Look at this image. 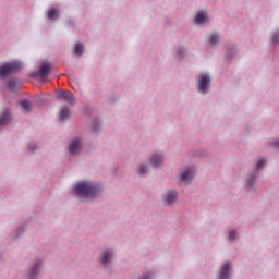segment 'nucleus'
<instances>
[{
  "label": "nucleus",
  "mask_w": 279,
  "mask_h": 279,
  "mask_svg": "<svg viewBox=\"0 0 279 279\" xmlns=\"http://www.w3.org/2000/svg\"><path fill=\"white\" fill-rule=\"evenodd\" d=\"M73 192L76 194V197H80L81 199L95 201L104 195V185L93 181H82L76 183Z\"/></svg>",
  "instance_id": "obj_1"
},
{
  "label": "nucleus",
  "mask_w": 279,
  "mask_h": 279,
  "mask_svg": "<svg viewBox=\"0 0 279 279\" xmlns=\"http://www.w3.org/2000/svg\"><path fill=\"white\" fill-rule=\"evenodd\" d=\"M43 269H45V260H43L41 258L33 259L26 267L24 278L38 279L40 278V274H43Z\"/></svg>",
  "instance_id": "obj_2"
},
{
  "label": "nucleus",
  "mask_w": 279,
  "mask_h": 279,
  "mask_svg": "<svg viewBox=\"0 0 279 279\" xmlns=\"http://www.w3.org/2000/svg\"><path fill=\"white\" fill-rule=\"evenodd\" d=\"M21 73V63L4 62L0 65V80H5L10 75H16Z\"/></svg>",
  "instance_id": "obj_3"
},
{
  "label": "nucleus",
  "mask_w": 279,
  "mask_h": 279,
  "mask_svg": "<svg viewBox=\"0 0 279 279\" xmlns=\"http://www.w3.org/2000/svg\"><path fill=\"white\" fill-rule=\"evenodd\" d=\"M198 93L202 95H207L210 92V84L213 83V78L208 72H202L198 77Z\"/></svg>",
  "instance_id": "obj_4"
},
{
  "label": "nucleus",
  "mask_w": 279,
  "mask_h": 279,
  "mask_svg": "<svg viewBox=\"0 0 279 279\" xmlns=\"http://www.w3.org/2000/svg\"><path fill=\"white\" fill-rule=\"evenodd\" d=\"M51 74V63L43 62L37 72H31V77L36 80L40 78V82H47V77Z\"/></svg>",
  "instance_id": "obj_5"
},
{
  "label": "nucleus",
  "mask_w": 279,
  "mask_h": 279,
  "mask_svg": "<svg viewBox=\"0 0 279 279\" xmlns=\"http://www.w3.org/2000/svg\"><path fill=\"white\" fill-rule=\"evenodd\" d=\"M116 256L113 250L104 251L98 257V263L102 265L104 269H109V267H112Z\"/></svg>",
  "instance_id": "obj_6"
},
{
  "label": "nucleus",
  "mask_w": 279,
  "mask_h": 279,
  "mask_svg": "<svg viewBox=\"0 0 279 279\" xmlns=\"http://www.w3.org/2000/svg\"><path fill=\"white\" fill-rule=\"evenodd\" d=\"M179 182H184L185 184H191L193 179L195 178V167H186L184 169L179 170Z\"/></svg>",
  "instance_id": "obj_7"
},
{
  "label": "nucleus",
  "mask_w": 279,
  "mask_h": 279,
  "mask_svg": "<svg viewBox=\"0 0 279 279\" xmlns=\"http://www.w3.org/2000/svg\"><path fill=\"white\" fill-rule=\"evenodd\" d=\"M236 56H239V46L236 44H228L225 52V64L230 66Z\"/></svg>",
  "instance_id": "obj_8"
},
{
  "label": "nucleus",
  "mask_w": 279,
  "mask_h": 279,
  "mask_svg": "<svg viewBox=\"0 0 279 279\" xmlns=\"http://www.w3.org/2000/svg\"><path fill=\"white\" fill-rule=\"evenodd\" d=\"M14 120V116L12 114V109L5 107L0 111V132L8 128L10 123Z\"/></svg>",
  "instance_id": "obj_9"
},
{
  "label": "nucleus",
  "mask_w": 279,
  "mask_h": 279,
  "mask_svg": "<svg viewBox=\"0 0 279 279\" xmlns=\"http://www.w3.org/2000/svg\"><path fill=\"white\" fill-rule=\"evenodd\" d=\"M57 99H64V101H66L70 106H75V104H77L75 95L64 89L57 90Z\"/></svg>",
  "instance_id": "obj_10"
},
{
  "label": "nucleus",
  "mask_w": 279,
  "mask_h": 279,
  "mask_svg": "<svg viewBox=\"0 0 279 279\" xmlns=\"http://www.w3.org/2000/svg\"><path fill=\"white\" fill-rule=\"evenodd\" d=\"M178 190H168L163 195L165 206H174L178 204Z\"/></svg>",
  "instance_id": "obj_11"
},
{
  "label": "nucleus",
  "mask_w": 279,
  "mask_h": 279,
  "mask_svg": "<svg viewBox=\"0 0 279 279\" xmlns=\"http://www.w3.org/2000/svg\"><path fill=\"white\" fill-rule=\"evenodd\" d=\"M259 174L256 172H253L252 170L246 174V180H245V186L246 191H256V179L258 178Z\"/></svg>",
  "instance_id": "obj_12"
},
{
  "label": "nucleus",
  "mask_w": 279,
  "mask_h": 279,
  "mask_svg": "<svg viewBox=\"0 0 279 279\" xmlns=\"http://www.w3.org/2000/svg\"><path fill=\"white\" fill-rule=\"evenodd\" d=\"M232 263L231 262H226L223 266L220 268L219 272V279H230L232 278Z\"/></svg>",
  "instance_id": "obj_13"
},
{
  "label": "nucleus",
  "mask_w": 279,
  "mask_h": 279,
  "mask_svg": "<svg viewBox=\"0 0 279 279\" xmlns=\"http://www.w3.org/2000/svg\"><path fill=\"white\" fill-rule=\"evenodd\" d=\"M80 151H82V140L77 137L70 143L69 153L71 156H75V154H80Z\"/></svg>",
  "instance_id": "obj_14"
},
{
  "label": "nucleus",
  "mask_w": 279,
  "mask_h": 279,
  "mask_svg": "<svg viewBox=\"0 0 279 279\" xmlns=\"http://www.w3.org/2000/svg\"><path fill=\"white\" fill-rule=\"evenodd\" d=\"M266 168H267V159L265 157H259L255 162V168L251 171H253V173H257V175H260V171H264V169Z\"/></svg>",
  "instance_id": "obj_15"
},
{
  "label": "nucleus",
  "mask_w": 279,
  "mask_h": 279,
  "mask_svg": "<svg viewBox=\"0 0 279 279\" xmlns=\"http://www.w3.org/2000/svg\"><path fill=\"white\" fill-rule=\"evenodd\" d=\"M162 162H165V157H162V154L151 155L150 165L155 167V169H160V167H162Z\"/></svg>",
  "instance_id": "obj_16"
},
{
  "label": "nucleus",
  "mask_w": 279,
  "mask_h": 279,
  "mask_svg": "<svg viewBox=\"0 0 279 279\" xmlns=\"http://www.w3.org/2000/svg\"><path fill=\"white\" fill-rule=\"evenodd\" d=\"M208 17V14L206 12H198L194 19L196 25H204L206 23V19Z\"/></svg>",
  "instance_id": "obj_17"
},
{
  "label": "nucleus",
  "mask_w": 279,
  "mask_h": 279,
  "mask_svg": "<svg viewBox=\"0 0 279 279\" xmlns=\"http://www.w3.org/2000/svg\"><path fill=\"white\" fill-rule=\"evenodd\" d=\"M7 87L11 93L19 90V81L16 78H10L7 83Z\"/></svg>",
  "instance_id": "obj_18"
},
{
  "label": "nucleus",
  "mask_w": 279,
  "mask_h": 279,
  "mask_svg": "<svg viewBox=\"0 0 279 279\" xmlns=\"http://www.w3.org/2000/svg\"><path fill=\"white\" fill-rule=\"evenodd\" d=\"M50 21H58L60 19V9L52 8L48 11L47 14Z\"/></svg>",
  "instance_id": "obj_19"
},
{
  "label": "nucleus",
  "mask_w": 279,
  "mask_h": 279,
  "mask_svg": "<svg viewBox=\"0 0 279 279\" xmlns=\"http://www.w3.org/2000/svg\"><path fill=\"white\" fill-rule=\"evenodd\" d=\"M137 173L142 178H147L149 173V165L141 163L140 167L137 168Z\"/></svg>",
  "instance_id": "obj_20"
},
{
  "label": "nucleus",
  "mask_w": 279,
  "mask_h": 279,
  "mask_svg": "<svg viewBox=\"0 0 279 279\" xmlns=\"http://www.w3.org/2000/svg\"><path fill=\"white\" fill-rule=\"evenodd\" d=\"M36 104L38 106H47V104H51V96L48 95V96H38L36 98Z\"/></svg>",
  "instance_id": "obj_21"
},
{
  "label": "nucleus",
  "mask_w": 279,
  "mask_h": 279,
  "mask_svg": "<svg viewBox=\"0 0 279 279\" xmlns=\"http://www.w3.org/2000/svg\"><path fill=\"white\" fill-rule=\"evenodd\" d=\"M71 117V110L64 106L60 111V121H68V119Z\"/></svg>",
  "instance_id": "obj_22"
},
{
  "label": "nucleus",
  "mask_w": 279,
  "mask_h": 279,
  "mask_svg": "<svg viewBox=\"0 0 279 279\" xmlns=\"http://www.w3.org/2000/svg\"><path fill=\"white\" fill-rule=\"evenodd\" d=\"M92 130L95 132V134H99V132H101V120L99 118L96 117L93 120Z\"/></svg>",
  "instance_id": "obj_23"
},
{
  "label": "nucleus",
  "mask_w": 279,
  "mask_h": 279,
  "mask_svg": "<svg viewBox=\"0 0 279 279\" xmlns=\"http://www.w3.org/2000/svg\"><path fill=\"white\" fill-rule=\"evenodd\" d=\"M74 54L78 56V58H82L84 56V44H82L81 41L75 44Z\"/></svg>",
  "instance_id": "obj_24"
},
{
  "label": "nucleus",
  "mask_w": 279,
  "mask_h": 279,
  "mask_svg": "<svg viewBox=\"0 0 279 279\" xmlns=\"http://www.w3.org/2000/svg\"><path fill=\"white\" fill-rule=\"evenodd\" d=\"M23 234H25V226H20V227L15 230V236L12 238V241H14V239H21V236H23Z\"/></svg>",
  "instance_id": "obj_25"
},
{
  "label": "nucleus",
  "mask_w": 279,
  "mask_h": 279,
  "mask_svg": "<svg viewBox=\"0 0 279 279\" xmlns=\"http://www.w3.org/2000/svg\"><path fill=\"white\" fill-rule=\"evenodd\" d=\"M20 106L25 110V112H29L32 110L29 100L27 99L21 100Z\"/></svg>",
  "instance_id": "obj_26"
},
{
  "label": "nucleus",
  "mask_w": 279,
  "mask_h": 279,
  "mask_svg": "<svg viewBox=\"0 0 279 279\" xmlns=\"http://www.w3.org/2000/svg\"><path fill=\"white\" fill-rule=\"evenodd\" d=\"M271 43L274 47L279 44V29L275 31L271 35Z\"/></svg>",
  "instance_id": "obj_27"
},
{
  "label": "nucleus",
  "mask_w": 279,
  "mask_h": 279,
  "mask_svg": "<svg viewBox=\"0 0 279 279\" xmlns=\"http://www.w3.org/2000/svg\"><path fill=\"white\" fill-rule=\"evenodd\" d=\"M186 53V49L182 46H180L177 50V56L179 58V60H184V56Z\"/></svg>",
  "instance_id": "obj_28"
},
{
  "label": "nucleus",
  "mask_w": 279,
  "mask_h": 279,
  "mask_svg": "<svg viewBox=\"0 0 279 279\" xmlns=\"http://www.w3.org/2000/svg\"><path fill=\"white\" fill-rule=\"evenodd\" d=\"M210 45H218L219 44V35L213 34L209 37Z\"/></svg>",
  "instance_id": "obj_29"
},
{
  "label": "nucleus",
  "mask_w": 279,
  "mask_h": 279,
  "mask_svg": "<svg viewBox=\"0 0 279 279\" xmlns=\"http://www.w3.org/2000/svg\"><path fill=\"white\" fill-rule=\"evenodd\" d=\"M36 149H38V146H36L34 143H29V144H28V150H29L32 154H36Z\"/></svg>",
  "instance_id": "obj_30"
},
{
  "label": "nucleus",
  "mask_w": 279,
  "mask_h": 279,
  "mask_svg": "<svg viewBox=\"0 0 279 279\" xmlns=\"http://www.w3.org/2000/svg\"><path fill=\"white\" fill-rule=\"evenodd\" d=\"M270 147H275V149H279V140H272L269 142Z\"/></svg>",
  "instance_id": "obj_31"
},
{
  "label": "nucleus",
  "mask_w": 279,
  "mask_h": 279,
  "mask_svg": "<svg viewBox=\"0 0 279 279\" xmlns=\"http://www.w3.org/2000/svg\"><path fill=\"white\" fill-rule=\"evenodd\" d=\"M236 239V230H232L229 232V240L230 241H235Z\"/></svg>",
  "instance_id": "obj_32"
},
{
  "label": "nucleus",
  "mask_w": 279,
  "mask_h": 279,
  "mask_svg": "<svg viewBox=\"0 0 279 279\" xmlns=\"http://www.w3.org/2000/svg\"><path fill=\"white\" fill-rule=\"evenodd\" d=\"M194 156L196 158H203L204 157V149L196 150Z\"/></svg>",
  "instance_id": "obj_33"
},
{
  "label": "nucleus",
  "mask_w": 279,
  "mask_h": 279,
  "mask_svg": "<svg viewBox=\"0 0 279 279\" xmlns=\"http://www.w3.org/2000/svg\"><path fill=\"white\" fill-rule=\"evenodd\" d=\"M137 279H151V272H144L141 277Z\"/></svg>",
  "instance_id": "obj_34"
},
{
  "label": "nucleus",
  "mask_w": 279,
  "mask_h": 279,
  "mask_svg": "<svg viewBox=\"0 0 279 279\" xmlns=\"http://www.w3.org/2000/svg\"><path fill=\"white\" fill-rule=\"evenodd\" d=\"M66 25H69V27H75V22L73 20H68Z\"/></svg>",
  "instance_id": "obj_35"
}]
</instances>
